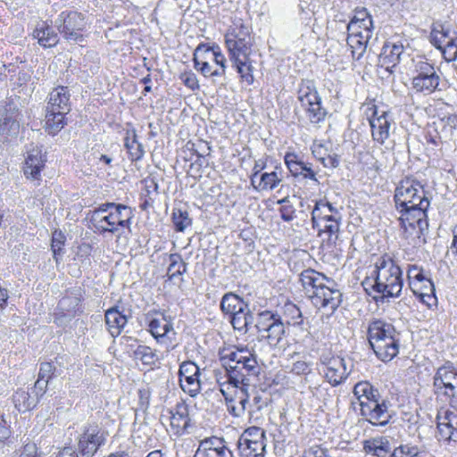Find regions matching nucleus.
Here are the masks:
<instances>
[{
	"instance_id": "58",
	"label": "nucleus",
	"mask_w": 457,
	"mask_h": 457,
	"mask_svg": "<svg viewBox=\"0 0 457 457\" xmlns=\"http://www.w3.org/2000/svg\"><path fill=\"white\" fill-rule=\"evenodd\" d=\"M321 208H328V210L330 212H336V209L332 206V204L328 202L323 203V202H318L315 204V207L313 208L312 212V221L313 228L317 225V218L320 217L322 212L320 211Z\"/></svg>"
},
{
	"instance_id": "21",
	"label": "nucleus",
	"mask_w": 457,
	"mask_h": 457,
	"mask_svg": "<svg viewBox=\"0 0 457 457\" xmlns=\"http://www.w3.org/2000/svg\"><path fill=\"white\" fill-rule=\"evenodd\" d=\"M19 108L12 100L0 104V127L7 129V133L11 136L16 135L19 131Z\"/></svg>"
},
{
	"instance_id": "53",
	"label": "nucleus",
	"mask_w": 457,
	"mask_h": 457,
	"mask_svg": "<svg viewBox=\"0 0 457 457\" xmlns=\"http://www.w3.org/2000/svg\"><path fill=\"white\" fill-rule=\"evenodd\" d=\"M372 20L370 14L367 12L366 9L357 10L355 14L351 19L350 22L347 24L346 29L347 31H355L357 30V25L359 21L368 22V21Z\"/></svg>"
},
{
	"instance_id": "43",
	"label": "nucleus",
	"mask_w": 457,
	"mask_h": 457,
	"mask_svg": "<svg viewBox=\"0 0 457 457\" xmlns=\"http://www.w3.org/2000/svg\"><path fill=\"white\" fill-rule=\"evenodd\" d=\"M237 59H232L231 61L234 63V66L237 69V71L240 74V77L243 81H245L248 85H252L254 81V77L253 75V62L250 59V55L245 56V58L238 57Z\"/></svg>"
},
{
	"instance_id": "51",
	"label": "nucleus",
	"mask_w": 457,
	"mask_h": 457,
	"mask_svg": "<svg viewBox=\"0 0 457 457\" xmlns=\"http://www.w3.org/2000/svg\"><path fill=\"white\" fill-rule=\"evenodd\" d=\"M251 441H266L265 431L259 427H250L240 436L237 443L245 444Z\"/></svg>"
},
{
	"instance_id": "40",
	"label": "nucleus",
	"mask_w": 457,
	"mask_h": 457,
	"mask_svg": "<svg viewBox=\"0 0 457 457\" xmlns=\"http://www.w3.org/2000/svg\"><path fill=\"white\" fill-rule=\"evenodd\" d=\"M363 448L367 453L377 457H386L390 452V444L385 437H377L365 441Z\"/></svg>"
},
{
	"instance_id": "39",
	"label": "nucleus",
	"mask_w": 457,
	"mask_h": 457,
	"mask_svg": "<svg viewBox=\"0 0 457 457\" xmlns=\"http://www.w3.org/2000/svg\"><path fill=\"white\" fill-rule=\"evenodd\" d=\"M237 448L241 457H264L266 451L265 441H251L247 443H237Z\"/></svg>"
},
{
	"instance_id": "61",
	"label": "nucleus",
	"mask_w": 457,
	"mask_h": 457,
	"mask_svg": "<svg viewBox=\"0 0 457 457\" xmlns=\"http://www.w3.org/2000/svg\"><path fill=\"white\" fill-rule=\"evenodd\" d=\"M322 217L325 220L329 222L328 224L325 225V231L330 235L337 234L339 231V223L336 216L325 214Z\"/></svg>"
},
{
	"instance_id": "50",
	"label": "nucleus",
	"mask_w": 457,
	"mask_h": 457,
	"mask_svg": "<svg viewBox=\"0 0 457 457\" xmlns=\"http://www.w3.org/2000/svg\"><path fill=\"white\" fill-rule=\"evenodd\" d=\"M285 163L294 177L300 176L303 172L305 162L299 160L294 153H287L285 155Z\"/></svg>"
},
{
	"instance_id": "44",
	"label": "nucleus",
	"mask_w": 457,
	"mask_h": 457,
	"mask_svg": "<svg viewBox=\"0 0 457 457\" xmlns=\"http://www.w3.org/2000/svg\"><path fill=\"white\" fill-rule=\"evenodd\" d=\"M170 265L167 270L169 280H173L177 276H181L187 272V263L185 262L179 253L169 254Z\"/></svg>"
},
{
	"instance_id": "54",
	"label": "nucleus",
	"mask_w": 457,
	"mask_h": 457,
	"mask_svg": "<svg viewBox=\"0 0 457 457\" xmlns=\"http://www.w3.org/2000/svg\"><path fill=\"white\" fill-rule=\"evenodd\" d=\"M65 236L62 231L55 230L52 237V251L54 257L57 260V255H61L62 253V246L64 245Z\"/></svg>"
},
{
	"instance_id": "15",
	"label": "nucleus",
	"mask_w": 457,
	"mask_h": 457,
	"mask_svg": "<svg viewBox=\"0 0 457 457\" xmlns=\"http://www.w3.org/2000/svg\"><path fill=\"white\" fill-rule=\"evenodd\" d=\"M371 112L369 117V122L371 129V136L374 141L383 145L390 137L392 127L394 126L393 119L388 112H382L378 114L375 105L368 109Z\"/></svg>"
},
{
	"instance_id": "41",
	"label": "nucleus",
	"mask_w": 457,
	"mask_h": 457,
	"mask_svg": "<svg viewBox=\"0 0 457 457\" xmlns=\"http://www.w3.org/2000/svg\"><path fill=\"white\" fill-rule=\"evenodd\" d=\"M12 401L15 408L20 412H25L34 408L37 403V397L32 395L30 393L20 389L15 392L12 396Z\"/></svg>"
},
{
	"instance_id": "11",
	"label": "nucleus",
	"mask_w": 457,
	"mask_h": 457,
	"mask_svg": "<svg viewBox=\"0 0 457 457\" xmlns=\"http://www.w3.org/2000/svg\"><path fill=\"white\" fill-rule=\"evenodd\" d=\"M320 362L326 368L325 378L332 386L342 383L349 376L353 367L351 360L340 356L322 355Z\"/></svg>"
},
{
	"instance_id": "57",
	"label": "nucleus",
	"mask_w": 457,
	"mask_h": 457,
	"mask_svg": "<svg viewBox=\"0 0 457 457\" xmlns=\"http://www.w3.org/2000/svg\"><path fill=\"white\" fill-rule=\"evenodd\" d=\"M180 79L183 84L190 88L195 90L199 88L198 79L196 75L192 71H185L180 75Z\"/></svg>"
},
{
	"instance_id": "22",
	"label": "nucleus",
	"mask_w": 457,
	"mask_h": 457,
	"mask_svg": "<svg viewBox=\"0 0 457 457\" xmlns=\"http://www.w3.org/2000/svg\"><path fill=\"white\" fill-rule=\"evenodd\" d=\"M225 43L229 52L230 60H239L238 57L245 58V56L250 55L251 54L252 42L249 30L243 32V37H238L233 34H226Z\"/></svg>"
},
{
	"instance_id": "35",
	"label": "nucleus",
	"mask_w": 457,
	"mask_h": 457,
	"mask_svg": "<svg viewBox=\"0 0 457 457\" xmlns=\"http://www.w3.org/2000/svg\"><path fill=\"white\" fill-rule=\"evenodd\" d=\"M255 321L253 312L250 310L249 304L246 309L237 310L236 312L230 314V323L234 329L245 334L250 326Z\"/></svg>"
},
{
	"instance_id": "2",
	"label": "nucleus",
	"mask_w": 457,
	"mask_h": 457,
	"mask_svg": "<svg viewBox=\"0 0 457 457\" xmlns=\"http://www.w3.org/2000/svg\"><path fill=\"white\" fill-rule=\"evenodd\" d=\"M394 199L403 220L413 218L420 231L423 225L428 227L426 218L430 203L420 181L410 178L402 180L395 188Z\"/></svg>"
},
{
	"instance_id": "60",
	"label": "nucleus",
	"mask_w": 457,
	"mask_h": 457,
	"mask_svg": "<svg viewBox=\"0 0 457 457\" xmlns=\"http://www.w3.org/2000/svg\"><path fill=\"white\" fill-rule=\"evenodd\" d=\"M55 368L51 362H43L40 365L37 378L50 381Z\"/></svg>"
},
{
	"instance_id": "62",
	"label": "nucleus",
	"mask_w": 457,
	"mask_h": 457,
	"mask_svg": "<svg viewBox=\"0 0 457 457\" xmlns=\"http://www.w3.org/2000/svg\"><path fill=\"white\" fill-rule=\"evenodd\" d=\"M440 122L445 129H448L451 133L457 129V114L445 115L440 118Z\"/></svg>"
},
{
	"instance_id": "42",
	"label": "nucleus",
	"mask_w": 457,
	"mask_h": 457,
	"mask_svg": "<svg viewBox=\"0 0 457 457\" xmlns=\"http://www.w3.org/2000/svg\"><path fill=\"white\" fill-rule=\"evenodd\" d=\"M68 113H61L58 111L54 112H46V131L50 135H56L67 124L65 116Z\"/></svg>"
},
{
	"instance_id": "18",
	"label": "nucleus",
	"mask_w": 457,
	"mask_h": 457,
	"mask_svg": "<svg viewBox=\"0 0 457 457\" xmlns=\"http://www.w3.org/2000/svg\"><path fill=\"white\" fill-rule=\"evenodd\" d=\"M454 385H457V370L451 362L439 367L434 376V392L436 395H444V391L453 393Z\"/></svg>"
},
{
	"instance_id": "33",
	"label": "nucleus",
	"mask_w": 457,
	"mask_h": 457,
	"mask_svg": "<svg viewBox=\"0 0 457 457\" xmlns=\"http://www.w3.org/2000/svg\"><path fill=\"white\" fill-rule=\"evenodd\" d=\"M81 297L80 288L67 291L64 296L59 301L58 309L70 317L74 316L80 304Z\"/></svg>"
},
{
	"instance_id": "14",
	"label": "nucleus",
	"mask_w": 457,
	"mask_h": 457,
	"mask_svg": "<svg viewBox=\"0 0 457 457\" xmlns=\"http://www.w3.org/2000/svg\"><path fill=\"white\" fill-rule=\"evenodd\" d=\"M312 303L318 309H326L331 314L339 307L342 303V293L336 287V283L326 282L320 288L310 295Z\"/></svg>"
},
{
	"instance_id": "38",
	"label": "nucleus",
	"mask_w": 457,
	"mask_h": 457,
	"mask_svg": "<svg viewBox=\"0 0 457 457\" xmlns=\"http://www.w3.org/2000/svg\"><path fill=\"white\" fill-rule=\"evenodd\" d=\"M248 303L234 293H226L220 301V310L225 314H232L237 310L246 309Z\"/></svg>"
},
{
	"instance_id": "17",
	"label": "nucleus",
	"mask_w": 457,
	"mask_h": 457,
	"mask_svg": "<svg viewBox=\"0 0 457 457\" xmlns=\"http://www.w3.org/2000/svg\"><path fill=\"white\" fill-rule=\"evenodd\" d=\"M194 457H234L222 437L212 436L201 440Z\"/></svg>"
},
{
	"instance_id": "49",
	"label": "nucleus",
	"mask_w": 457,
	"mask_h": 457,
	"mask_svg": "<svg viewBox=\"0 0 457 457\" xmlns=\"http://www.w3.org/2000/svg\"><path fill=\"white\" fill-rule=\"evenodd\" d=\"M172 222L176 231L178 232H183L192 224V220L189 218L188 212L187 211H182L181 209L173 210Z\"/></svg>"
},
{
	"instance_id": "64",
	"label": "nucleus",
	"mask_w": 457,
	"mask_h": 457,
	"mask_svg": "<svg viewBox=\"0 0 457 457\" xmlns=\"http://www.w3.org/2000/svg\"><path fill=\"white\" fill-rule=\"evenodd\" d=\"M292 372L296 375L307 374L310 371V367L307 362L303 361H297L293 363Z\"/></svg>"
},
{
	"instance_id": "45",
	"label": "nucleus",
	"mask_w": 457,
	"mask_h": 457,
	"mask_svg": "<svg viewBox=\"0 0 457 457\" xmlns=\"http://www.w3.org/2000/svg\"><path fill=\"white\" fill-rule=\"evenodd\" d=\"M284 325L301 326L303 323L300 309L293 303H287L283 307Z\"/></svg>"
},
{
	"instance_id": "8",
	"label": "nucleus",
	"mask_w": 457,
	"mask_h": 457,
	"mask_svg": "<svg viewBox=\"0 0 457 457\" xmlns=\"http://www.w3.org/2000/svg\"><path fill=\"white\" fill-rule=\"evenodd\" d=\"M413 77L411 86L416 92L431 94L440 90V76L436 68L427 59H413Z\"/></svg>"
},
{
	"instance_id": "24",
	"label": "nucleus",
	"mask_w": 457,
	"mask_h": 457,
	"mask_svg": "<svg viewBox=\"0 0 457 457\" xmlns=\"http://www.w3.org/2000/svg\"><path fill=\"white\" fill-rule=\"evenodd\" d=\"M71 94L67 87L59 86L49 93L46 112L69 113L71 111Z\"/></svg>"
},
{
	"instance_id": "29",
	"label": "nucleus",
	"mask_w": 457,
	"mask_h": 457,
	"mask_svg": "<svg viewBox=\"0 0 457 457\" xmlns=\"http://www.w3.org/2000/svg\"><path fill=\"white\" fill-rule=\"evenodd\" d=\"M300 281L308 293L314 295L317 289L320 288L326 282L333 284V280L324 274L317 272L312 269L304 270L300 274Z\"/></svg>"
},
{
	"instance_id": "56",
	"label": "nucleus",
	"mask_w": 457,
	"mask_h": 457,
	"mask_svg": "<svg viewBox=\"0 0 457 457\" xmlns=\"http://www.w3.org/2000/svg\"><path fill=\"white\" fill-rule=\"evenodd\" d=\"M441 50L446 62H450L457 59V45L455 44V41H453L452 43L446 42Z\"/></svg>"
},
{
	"instance_id": "55",
	"label": "nucleus",
	"mask_w": 457,
	"mask_h": 457,
	"mask_svg": "<svg viewBox=\"0 0 457 457\" xmlns=\"http://www.w3.org/2000/svg\"><path fill=\"white\" fill-rule=\"evenodd\" d=\"M289 201L287 197L283 198L282 200L278 201V204H281L282 206L279 209L281 219L284 221H291L295 218V209L291 204H288Z\"/></svg>"
},
{
	"instance_id": "12",
	"label": "nucleus",
	"mask_w": 457,
	"mask_h": 457,
	"mask_svg": "<svg viewBox=\"0 0 457 457\" xmlns=\"http://www.w3.org/2000/svg\"><path fill=\"white\" fill-rule=\"evenodd\" d=\"M107 433L97 424H88L85 427L79 440V451L86 457H93L97 450L104 445Z\"/></svg>"
},
{
	"instance_id": "6",
	"label": "nucleus",
	"mask_w": 457,
	"mask_h": 457,
	"mask_svg": "<svg viewBox=\"0 0 457 457\" xmlns=\"http://www.w3.org/2000/svg\"><path fill=\"white\" fill-rule=\"evenodd\" d=\"M254 327L261 340H265L270 346L277 347L282 342L286 328L282 317L278 312L263 311L257 314Z\"/></svg>"
},
{
	"instance_id": "59",
	"label": "nucleus",
	"mask_w": 457,
	"mask_h": 457,
	"mask_svg": "<svg viewBox=\"0 0 457 457\" xmlns=\"http://www.w3.org/2000/svg\"><path fill=\"white\" fill-rule=\"evenodd\" d=\"M303 457H332L327 448L320 445L311 446L305 450Z\"/></svg>"
},
{
	"instance_id": "1",
	"label": "nucleus",
	"mask_w": 457,
	"mask_h": 457,
	"mask_svg": "<svg viewBox=\"0 0 457 457\" xmlns=\"http://www.w3.org/2000/svg\"><path fill=\"white\" fill-rule=\"evenodd\" d=\"M220 360L226 370L225 382L234 387L249 386L261 371L254 351L246 346H237L223 351Z\"/></svg>"
},
{
	"instance_id": "37",
	"label": "nucleus",
	"mask_w": 457,
	"mask_h": 457,
	"mask_svg": "<svg viewBox=\"0 0 457 457\" xmlns=\"http://www.w3.org/2000/svg\"><path fill=\"white\" fill-rule=\"evenodd\" d=\"M124 145L132 162L139 161L143 158L145 150L143 145L137 139V133L135 129L127 131Z\"/></svg>"
},
{
	"instance_id": "23",
	"label": "nucleus",
	"mask_w": 457,
	"mask_h": 457,
	"mask_svg": "<svg viewBox=\"0 0 457 457\" xmlns=\"http://www.w3.org/2000/svg\"><path fill=\"white\" fill-rule=\"evenodd\" d=\"M400 334L382 337L378 342L370 345L376 356L384 362L391 361L399 353Z\"/></svg>"
},
{
	"instance_id": "4",
	"label": "nucleus",
	"mask_w": 457,
	"mask_h": 457,
	"mask_svg": "<svg viewBox=\"0 0 457 457\" xmlns=\"http://www.w3.org/2000/svg\"><path fill=\"white\" fill-rule=\"evenodd\" d=\"M133 218L132 209L122 204L104 203L92 211L90 221L100 233L120 237L129 228Z\"/></svg>"
},
{
	"instance_id": "28",
	"label": "nucleus",
	"mask_w": 457,
	"mask_h": 457,
	"mask_svg": "<svg viewBox=\"0 0 457 457\" xmlns=\"http://www.w3.org/2000/svg\"><path fill=\"white\" fill-rule=\"evenodd\" d=\"M347 45L352 49L353 59L360 60L365 53L369 41L371 38L369 31H347Z\"/></svg>"
},
{
	"instance_id": "10",
	"label": "nucleus",
	"mask_w": 457,
	"mask_h": 457,
	"mask_svg": "<svg viewBox=\"0 0 457 457\" xmlns=\"http://www.w3.org/2000/svg\"><path fill=\"white\" fill-rule=\"evenodd\" d=\"M54 26L66 40L74 42L83 40L82 31L86 28V21L81 12L63 11L54 21Z\"/></svg>"
},
{
	"instance_id": "5",
	"label": "nucleus",
	"mask_w": 457,
	"mask_h": 457,
	"mask_svg": "<svg viewBox=\"0 0 457 457\" xmlns=\"http://www.w3.org/2000/svg\"><path fill=\"white\" fill-rule=\"evenodd\" d=\"M353 395L361 406V414L373 426L384 427L389 424L392 415L388 410L387 401L381 399L378 389L367 381L357 383Z\"/></svg>"
},
{
	"instance_id": "26",
	"label": "nucleus",
	"mask_w": 457,
	"mask_h": 457,
	"mask_svg": "<svg viewBox=\"0 0 457 457\" xmlns=\"http://www.w3.org/2000/svg\"><path fill=\"white\" fill-rule=\"evenodd\" d=\"M203 50H204V45H199L195 50L193 58L195 69L205 78L224 76L223 69H217L211 60L204 59Z\"/></svg>"
},
{
	"instance_id": "27",
	"label": "nucleus",
	"mask_w": 457,
	"mask_h": 457,
	"mask_svg": "<svg viewBox=\"0 0 457 457\" xmlns=\"http://www.w3.org/2000/svg\"><path fill=\"white\" fill-rule=\"evenodd\" d=\"M104 318L109 333L112 337H116L120 335L123 328L126 326L129 316L115 306L105 312Z\"/></svg>"
},
{
	"instance_id": "48",
	"label": "nucleus",
	"mask_w": 457,
	"mask_h": 457,
	"mask_svg": "<svg viewBox=\"0 0 457 457\" xmlns=\"http://www.w3.org/2000/svg\"><path fill=\"white\" fill-rule=\"evenodd\" d=\"M280 181L276 171L265 172L261 175L258 185L253 187L257 190H272Z\"/></svg>"
},
{
	"instance_id": "16",
	"label": "nucleus",
	"mask_w": 457,
	"mask_h": 457,
	"mask_svg": "<svg viewBox=\"0 0 457 457\" xmlns=\"http://www.w3.org/2000/svg\"><path fill=\"white\" fill-rule=\"evenodd\" d=\"M200 369L191 361H183L179 370L181 389L190 396H195L201 390Z\"/></svg>"
},
{
	"instance_id": "3",
	"label": "nucleus",
	"mask_w": 457,
	"mask_h": 457,
	"mask_svg": "<svg viewBox=\"0 0 457 457\" xmlns=\"http://www.w3.org/2000/svg\"><path fill=\"white\" fill-rule=\"evenodd\" d=\"M374 273L375 277L366 278L362 285L370 287L379 294L373 297L375 302L383 303L384 300L400 296L403 286V272L390 256L385 254L377 261Z\"/></svg>"
},
{
	"instance_id": "31",
	"label": "nucleus",
	"mask_w": 457,
	"mask_h": 457,
	"mask_svg": "<svg viewBox=\"0 0 457 457\" xmlns=\"http://www.w3.org/2000/svg\"><path fill=\"white\" fill-rule=\"evenodd\" d=\"M430 38L435 47L442 49L446 42L452 43L453 41H456L457 33L452 30L448 25L435 22L432 26Z\"/></svg>"
},
{
	"instance_id": "32",
	"label": "nucleus",
	"mask_w": 457,
	"mask_h": 457,
	"mask_svg": "<svg viewBox=\"0 0 457 457\" xmlns=\"http://www.w3.org/2000/svg\"><path fill=\"white\" fill-rule=\"evenodd\" d=\"M32 35L34 38L37 39L38 44L45 48L53 47L59 42L58 34L45 21L37 23Z\"/></svg>"
},
{
	"instance_id": "7",
	"label": "nucleus",
	"mask_w": 457,
	"mask_h": 457,
	"mask_svg": "<svg viewBox=\"0 0 457 457\" xmlns=\"http://www.w3.org/2000/svg\"><path fill=\"white\" fill-rule=\"evenodd\" d=\"M297 98L311 123L318 124L325 120L328 112L321 105V97L313 80L302 79Z\"/></svg>"
},
{
	"instance_id": "36",
	"label": "nucleus",
	"mask_w": 457,
	"mask_h": 457,
	"mask_svg": "<svg viewBox=\"0 0 457 457\" xmlns=\"http://www.w3.org/2000/svg\"><path fill=\"white\" fill-rule=\"evenodd\" d=\"M170 425L179 430H186L190 426L188 406L185 402L176 404L173 411H170Z\"/></svg>"
},
{
	"instance_id": "9",
	"label": "nucleus",
	"mask_w": 457,
	"mask_h": 457,
	"mask_svg": "<svg viewBox=\"0 0 457 457\" xmlns=\"http://www.w3.org/2000/svg\"><path fill=\"white\" fill-rule=\"evenodd\" d=\"M145 320L148 331L158 344L164 345L167 349L173 347L176 332L170 316L159 311H152L146 313Z\"/></svg>"
},
{
	"instance_id": "63",
	"label": "nucleus",
	"mask_w": 457,
	"mask_h": 457,
	"mask_svg": "<svg viewBox=\"0 0 457 457\" xmlns=\"http://www.w3.org/2000/svg\"><path fill=\"white\" fill-rule=\"evenodd\" d=\"M48 383V380L40 379L37 378V381L35 382L34 387L32 388L31 394H33L34 396H37L38 400L39 397L46 393Z\"/></svg>"
},
{
	"instance_id": "25",
	"label": "nucleus",
	"mask_w": 457,
	"mask_h": 457,
	"mask_svg": "<svg viewBox=\"0 0 457 457\" xmlns=\"http://www.w3.org/2000/svg\"><path fill=\"white\" fill-rule=\"evenodd\" d=\"M46 156L43 154L38 146L33 147L28 152L25 159L24 175L27 179H39L41 170L45 167Z\"/></svg>"
},
{
	"instance_id": "30",
	"label": "nucleus",
	"mask_w": 457,
	"mask_h": 457,
	"mask_svg": "<svg viewBox=\"0 0 457 457\" xmlns=\"http://www.w3.org/2000/svg\"><path fill=\"white\" fill-rule=\"evenodd\" d=\"M395 326L386 320L375 319L371 320L368 327V340L370 345L378 342L382 337L395 335Z\"/></svg>"
},
{
	"instance_id": "13",
	"label": "nucleus",
	"mask_w": 457,
	"mask_h": 457,
	"mask_svg": "<svg viewBox=\"0 0 457 457\" xmlns=\"http://www.w3.org/2000/svg\"><path fill=\"white\" fill-rule=\"evenodd\" d=\"M407 278L410 289L422 301H425V297H435L434 283L425 274L421 267L418 265H409Z\"/></svg>"
},
{
	"instance_id": "20",
	"label": "nucleus",
	"mask_w": 457,
	"mask_h": 457,
	"mask_svg": "<svg viewBox=\"0 0 457 457\" xmlns=\"http://www.w3.org/2000/svg\"><path fill=\"white\" fill-rule=\"evenodd\" d=\"M437 429L445 440L457 443V411L445 410L436 415Z\"/></svg>"
},
{
	"instance_id": "46",
	"label": "nucleus",
	"mask_w": 457,
	"mask_h": 457,
	"mask_svg": "<svg viewBox=\"0 0 457 457\" xmlns=\"http://www.w3.org/2000/svg\"><path fill=\"white\" fill-rule=\"evenodd\" d=\"M133 357L145 365H154L158 361L156 352L151 347L142 345H137L134 350Z\"/></svg>"
},
{
	"instance_id": "47",
	"label": "nucleus",
	"mask_w": 457,
	"mask_h": 457,
	"mask_svg": "<svg viewBox=\"0 0 457 457\" xmlns=\"http://www.w3.org/2000/svg\"><path fill=\"white\" fill-rule=\"evenodd\" d=\"M203 52L204 59L211 60L217 69H223L224 73L226 72V58L220 52L219 46L207 47L204 46Z\"/></svg>"
},
{
	"instance_id": "34",
	"label": "nucleus",
	"mask_w": 457,
	"mask_h": 457,
	"mask_svg": "<svg viewBox=\"0 0 457 457\" xmlns=\"http://www.w3.org/2000/svg\"><path fill=\"white\" fill-rule=\"evenodd\" d=\"M217 381L220 387V390L225 397L228 411L234 417H241L246 409V404L248 403L247 398L240 397L238 402L236 403V400L227 393V389H228L230 385H227L226 382H221L219 378Z\"/></svg>"
},
{
	"instance_id": "52",
	"label": "nucleus",
	"mask_w": 457,
	"mask_h": 457,
	"mask_svg": "<svg viewBox=\"0 0 457 457\" xmlns=\"http://www.w3.org/2000/svg\"><path fill=\"white\" fill-rule=\"evenodd\" d=\"M420 453L418 446L406 444L396 447L390 457H419Z\"/></svg>"
},
{
	"instance_id": "19",
	"label": "nucleus",
	"mask_w": 457,
	"mask_h": 457,
	"mask_svg": "<svg viewBox=\"0 0 457 457\" xmlns=\"http://www.w3.org/2000/svg\"><path fill=\"white\" fill-rule=\"evenodd\" d=\"M404 47L402 43L386 42L384 44L378 55V65L390 73L404 55Z\"/></svg>"
}]
</instances>
